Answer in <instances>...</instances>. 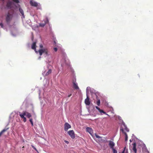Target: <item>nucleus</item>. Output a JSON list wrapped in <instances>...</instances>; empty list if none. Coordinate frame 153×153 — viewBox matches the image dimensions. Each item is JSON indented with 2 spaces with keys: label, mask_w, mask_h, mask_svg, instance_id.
<instances>
[{
  "label": "nucleus",
  "mask_w": 153,
  "mask_h": 153,
  "mask_svg": "<svg viewBox=\"0 0 153 153\" xmlns=\"http://www.w3.org/2000/svg\"><path fill=\"white\" fill-rule=\"evenodd\" d=\"M19 11L20 13H21L22 16V18H24L25 17V16H24L23 10L20 7L19 8Z\"/></svg>",
  "instance_id": "18"
},
{
  "label": "nucleus",
  "mask_w": 153,
  "mask_h": 153,
  "mask_svg": "<svg viewBox=\"0 0 153 153\" xmlns=\"http://www.w3.org/2000/svg\"><path fill=\"white\" fill-rule=\"evenodd\" d=\"M118 118L120 120L121 119V117L119 116L118 117Z\"/></svg>",
  "instance_id": "34"
},
{
  "label": "nucleus",
  "mask_w": 153,
  "mask_h": 153,
  "mask_svg": "<svg viewBox=\"0 0 153 153\" xmlns=\"http://www.w3.org/2000/svg\"><path fill=\"white\" fill-rule=\"evenodd\" d=\"M71 128V126L68 123H65L64 125V130L65 131H67L68 129Z\"/></svg>",
  "instance_id": "9"
},
{
  "label": "nucleus",
  "mask_w": 153,
  "mask_h": 153,
  "mask_svg": "<svg viewBox=\"0 0 153 153\" xmlns=\"http://www.w3.org/2000/svg\"><path fill=\"white\" fill-rule=\"evenodd\" d=\"M126 153H127V152H126Z\"/></svg>",
  "instance_id": "41"
},
{
  "label": "nucleus",
  "mask_w": 153,
  "mask_h": 153,
  "mask_svg": "<svg viewBox=\"0 0 153 153\" xmlns=\"http://www.w3.org/2000/svg\"><path fill=\"white\" fill-rule=\"evenodd\" d=\"M13 4V3L12 2L10 1H8L7 4V6L8 8H11Z\"/></svg>",
  "instance_id": "11"
},
{
  "label": "nucleus",
  "mask_w": 153,
  "mask_h": 153,
  "mask_svg": "<svg viewBox=\"0 0 153 153\" xmlns=\"http://www.w3.org/2000/svg\"><path fill=\"white\" fill-rule=\"evenodd\" d=\"M39 98H40L41 97L40 96V91H39Z\"/></svg>",
  "instance_id": "32"
},
{
  "label": "nucleus",
  "mask_w": 153,
  "mask_h": 153,
  "mask_svg": "<svg viewBox=\"0 0 153 153\" xmlns=\"http://www.w3.org/2000/svg\"><path fill=\"white\" fill-rule=\"evenodd\" d=\"M18 6L19 7H20V6L19 4H18Z\"/></svg>",
  "instance_id": "38"
},
{
  "label": "nucleus",
  "mask_w": 153,
  "mask_h": 153,
  "mask_svg": "<svg viewBox=\"0 0 153 153\" xmlns=\"http://www.w3.org/2000/svg\"><path fill=\"white\" fill-rule=\"evenodd\" d=\"M32 146V148H33V149H35V150H36V148H35V147L34 146H33V145H32V146Z\"/></svg>",
  "instance_id": "31"
},
{
  "label": "nucleus",
  "mask_w": 153,
  "mask_h": 153,
  "mask_svg": "<svg viewBox=\"0 0 153 153\" xmlns=\"http://www.w3.org/2000/svg\"><path fill=\"white\" fill-rule=\"evenodd\" d=\"M18 33V30L17 28L13 26V28H11V34L13 36H16Z\"/></svg>",
  "instance_id": "6"
},
{
  "label": "nucleus",
  "mask_w": 153,
  "mask_h": 153,
  "mask_svg": "<svg viewBox=\"0 0 153 153\" xmlns=\"http://www.w3.org/2000/svg\"><path fill=\"white\" fill-rule=\"evenodd\" d=\"M13 1L17 3H18L19 2V0H13Z\"/></svg>",
  "instance_id": "26"
},
{
  "label": "nucleus",
  "mask_w": 153,
  "mask_h": 153,
  "mask_svg": "<svg viewBox=\"0 0 153 153\" xmlns=\"http://www.w3.org/2000/svg\"><path fill=\"white\" fill-rule=\"evenodd\" d=\"M94 135L97 138H101V137L97 135L96 134H95Z\"/></svg>",
  "instance_id": "25"
},
{
  "label": "nucleus",
  "mask_w": 153,
  "mask_h": 153,
  "mask_svg": "<svg viewBox=\"0 0 153 153\" xmlns=\"http://www.w3.org/2000/svg\"><path fill=\"white\" fill-rule=\"evenodd\" d=\"M39 46H40V48H43V45L42 44H40L39 45Z\"/></svg>",
  "instance_id": "29"
},
{
  "label": "nucleus",
  "mask_w": 153,
  "mask_h": 153,
  "mask_svg": "<svg viewBox=\"0 0 153 153\" xmlns=\"http://www.w3.org/2000/svg\"><path fill=\"white\" fill-rule=\"evenodd\" d=\"M51 72V70L50 69L48 71H47L46 74H45V75L46 76H47L48 75H49V74H50Z\"/></svg>",
  "instance_id": "20"
},
{
  "label": "nucleus",
  "mask_w": 153,
  "mask_h": 153,
  "mask_svg": "<svg viewBox=\"0 0 153 153\" xmlns=\"http://www.w3.org/2000/svg\"><path fill=\"white\" fill-rule=\"evenodd\" d=\"M54 50L55 51H56L57 50V48H55L54 49Z\"/></svg>",
  "instance_id": "30"
},
{
  "label": "nucleus",
  "mask_w": 153,
  "mask_h": 153,
  "mask_svg": "<svg viewBox=\"0 0 153 153\" xmlns=\"http://www.w3.org/2000/svg\"><path fill=\"white\" fill-rule=\"evenodd\" d=\"M9 129V128H6L3 129L0 132V136L5 131H6L7 130Z\"/></svg>",
  "instance_id": "19"
},
{
  "label": "nucleus",
  "mask_w": 153,
  "mask_h": 153,
  "mask_svg": "<svg viewBox=\"0 0 153 153\" xmlns=\"http://www.w3.org/2000/svg\"><path fill=\"white\" fill-rule=\"evenodd\" d=\"M44 23H40L39 26L41 27H44L45 24L48 22V18H46L45 20L44 21Z\"/></svg>",
  "instance_id": "12"
},
{
  "label": "nucleus",
  "mask_w": 153,
  "mask_h": 153,
  "mask_svg": "<svg viewBox=\"0 0 153 153\" xmlns=\"http://www.w3.org/2000/svg\"><path fill=\"white\" fill-rule=\"evenodd\" d=\"M114 143L113 142L111 141H109V145L111 149L114 148Z\"/></svg>",
  "instance_id": "16"
},
{
  "label": "nucleus",
  "mask_w": 153,
  "mask_h": 153,
  "mask_svg": "<svg viewBox=\"0 0 153 153\" xmlns=\"http://www.w3.org/2000/svg\"><path fill=\"white\" fill-rule=\"evenodd\" d=\"M0 25L1 26V27L2 28H3V25L2 23H0Z\"/></svg>",
  "instance_id": "27"
},
{
  "label": "nucleus",
  "mask_w": 153,
  "mask_h": 153,
  "mask_svg": "<svg viewBox=\"0 0 153 153\" xmlns=\"http://www.w3.org/2000/svg\"><path fill=\"white\" fill-rule=\"evenodd\" d=\"M19 116L21 118L23 119V121L24 122H25L26 121V119L25 117V116H26L29 118H30L31 117V114L30 113L26 111L24 112L22 114H20Z\"/></svg>",
  "instance_id": "4"
},
{
  "label": "nucleus",
  "mask_w": 153,
  "mask_h": 153,
  "mask_svg": "<svg viewBox=\"0 0 153 153\" xmlns=\"http://www.w3.org/2000/svg\"><path fill=\"white\" fill-rule=\"evenodd\" d=\"M30 3L32 6H34L35 7H38V8H40V4L38 3L33 0H30Z\"/></svg>",
  "instance_id": "5"
},
{
  "label": "nucleus",
  "mask_w": 153,
  "mask_h": 153,
  "mask_svg": "<svg viewBox=\"0 0 153 153\" xmlns=\"http://www.w3.org/2000/svg\"><path fill=\"white\" fill-rule=\"evenodd\" d=\"M64 141L67 144H68L69 143L66 140H65Z\"/></svg>",
  "instance_id": "33"
},
{
  "label": "nucleus",
  "mask_w": 153,
  "mask_h": 153,
  "mask_svg": "<svg viewBox=\"0 0 153 153\" xmlns=\"http://www.w3.org/2000/svg\"><path fill=\"white\" fill-rule=\"evenodd\" d=\"M41 58V57L40 56H39V58L38 59H40Z\"/></svg>",
  "instance_id": "37"
},
{
  "label": "nucleus",
  "mask_w": 153,
  "mask_h": 153,
  "mask_svg": "<svg viewBox=\"0 0 153 153\" xmlns=\"http://www.w3.org/2000/svg\"><path fill=\"white\" fill-rule=\"evenodd\" d=\"M133 141V139H130V141L131 142L132 141Z\"/></svg>",
  "instance_id": "35"
},
{
  "label": "nucleus",
  "mask_w": 153,
  "mask_h": 153,
  "mask_svg": "<svg viewBox=\"0 0 153 153\" xmlns=\"http://www.w3.org/2000/svg\"><path fill=\"white\" fill-rule=\"evenodd\" d=\"M113 151V153H117V150L115 149L114 148L112 149Z\"/></svg>",
  "instance_id": "24"
},
{
  "label": "nucleus",
  "mask_w": 153,
  "mask_h": 153,
  "mask_svg": "<svg viewBox=\"0 0 153 153\" xmlns=\"http://www.w3.org/2000/svg\"><path fill=\"white\" fill-rule=\"evenodd\" d=\"M91 88L90 87H87L86 88V95L88 94V92L90 90Z\"/></svg>",
  "instance_id": "21"
},
{
  "label": "nucleus",
  "mask_w": 153,
  "mask_h": 153,
  "mask_svg": "<svg viewBox=\"0 0 153 153\" xmlns=\"http://www.w3.org/2000/svg\"><path fill=\"white\" fill-rule=\"evenodd\" d=\"M2 1H4V0H1Z\"/></svg>",
  "instance_id": "40"
},
{
  "label": "nucleus",
  "mask_w": 153,
  "mask_h": 153,
  "mask_svg": "<svg viewBox=\"0 0 153 153\" xmlns=\"http://www.w3.org/2000/svg\"><path fill=\"white\" fill-rule=\"evenodd\" d=\"M129 149L131 151L134 152V142L130 143Z\"/></svg>",
  "instance_id": "15"
},
{
  "label": "nucleus",
  "mask_w": 153,
  "mask_h": 153,
  "mask_svg": "<svg viewBox=\"0 0 153 153\" xmlns=\"http://www.w3.org/2000/svg\"><path fill=\"white\" fill-rule=\"evenodd\" d=\"M122 124L121 126V128L120 130L124 133L125 135V141H127L128 140V136L126 133L124 132V130H125L127 131H128L129 130L127 128L126 126V125L123 122L122 120Z\"/></svg>",
  "instance_id": "3"
},
{
  "label": "nucleus",
  "mask_w": 153,
  "mask_h": 153,
  "mask_svg": "<svg viewBox=\"0 0 153 153\" xmlns=\"http://www.w3.org/2000/svg\"><path fill=\"white\" fill-rule=\"evenodd\" d=\"M68 134L72 139L75 137V135L74 131L73 130H70L68 132Z\"/></svg>",
  "instance_id": "8"
},
{
  "label": "nucleus",
  "mask_w": 153,
  "mask_h": 153,
  "mask_svg": "<svg viewBox=\"0 0 153 153\" xmlns=\"http://www.w3.org/2000/svg\"><path fill=\"white\" fill-rule=\"evenodd\" d=\"M126 152L128 153V152H126L125 153H126ZM121 153H125V149L123 150V151Z\"/></svg>",
  "instance_id": "28"
},
{
  "label": "nucleus",
  "mask_w": 153,
  "mask_h": 153,
  "mask_svg": "<svg viewBox=\"0 0 153 153\" xmlns=\"http://www.w3.org/2000/svg\"><path fill=\"white\" fill-rule=\"evenodd\" d=\"M86 96L87 98L85 100V102L86 105H89L90 104V102L88 94L86 95Z\"/></svg>",
  "instance_id": "10"
},
{
  "label": "nucleus",
  "mask_w": 153,
  "mask_h": 153,
  "mask_svg": "<svg viewBox=\"0 0 153 153\" xmlns=\"http://www.w3.org/2000/svg\"><path fill=\"white\" fill-rule=\"evenodd\" d=\"M71 94H70L68 95V97H70L71 96Z\"/></svg>",
  "instance_id": "36"
},
{
  "label": "nucleus",
  "mask_w": 153,
  "mask_h": 153,
  "mask_svg": "<svg viewBox=\"0 0 153 153\" xmlns=\"http://www.w3.org/2000/svg\"><path fill=\"white\" fill-rule=\"evenodd\" d=\"M45 81H46H46H47V79H46V80H45Z\"/></svg>",
  "instance_id": "39"
},
{
  "label": "nucleus",
  "mask_w": 153,
  "mask_h": 153,
  "mask_svg": "<svg viewBox=\"0 0 153 153\" xmlns=\"http://www.w3.org/2000/svg\"><path fill=\"white\" fill-rule=\"evenodd\" d=\"M95 108H96L101 113H103L104 114H106L107 115H108V114H106V113L105 112H104L102 110L100 109L99 108L98 106H96L95 107Z\"/></svg>",
  "instance_id": "17"
},
{
  "label": "nucleus",
  "mask_w": 153,
  "mask_h": 153,
  "mask_svg": "<svg viewBox=\"0 0 153 153\" xmlns=\"http://www.w3.org/2000/svg\"><path fill=\"white\" fill-rule=\"evenodd\" d=\"M100 100H97V104L99 106L100 104Z\"/></svg>",
  "instance_id": "22"
},
{
  "label": "nucleus",
  "mask_w": 153,
  "mask_h": 153,
  "mask_svg": "<svg viewBox=\"0 0 153 153\" xmlns=\"http://www.w3.org/2000/svg\"><path fill=\"white\" fill-rule=\"evenodd\" d=\"M73 83V86L74 88L76 89H79V88L78 86L77 83L75 81H74Z\"/></svg>",
  "instance_id": "13"
},
{
  "label": "nucleus",
  "mask_w": 153,
  "mask_h": 153,
  "mask_svg": "<svg viewBox=\"0 0 153 153\" xmlns=\"http://www.w3.org/2000/svg\"><path fill=\"white\" fill-rule=\"evenodd\" d=\"M61 65L62 67L66 66L68 69L70 70L72 72H73L74 70L71 67L70 65V62L68 59L67 58L65 57L62 59L61 62Z\"/></svg>",
  "instance_id": "2"
},
{
  "label": "nucleus",
  "mask_w": 153,
  "mask_h": 153,
  "mask_svg": "<svg viewBox=\"0 0 153 153\" xmlns=\"http://www.w3.org/2000/svg\"><path fill=\"white\" fill-rule=\"evenodd\" d=\"M86 130L87 132H88L91 135H92L93 133V131L91 128L87 127L86 128Z\"/></svg>",
  "instance_id": "14"
},
{
  "label": "nucleus",
  "mask_w": 153,
  "mask_h": 153,
  "mask_svg": "<svg viewBox=\"0 0 153 153\" xmlns=\"http://www.w3.org/2000/svg\"><path fill=\"white\" fill-rule=\"evenodd\" d=\"M31 48L34 50L36 53H39L40 56L43 54L45 57L50 56L51 55V53L46 48H41L38 51H37L36 49V42H33L31 46Z\"/></svg>",
  "instance_id": "1"
},
{
  "label": "nucleus",
  "mask_w": 153,
  "mask_h": 153,
  "mask_svg": "<svg viewBox=\"0 0 153 153\" xmlns=\"http://www.w3.org/2000/svg\"><path fill=\"white\" fill-rule=\"evenodd\" d=\"M12 16V14L8 13L6 17V21L7 23H8L11 20Z\"/></svg>",
  "instance_id": "7"
},
{
  "label": "nucleus",
  "mask_w": 153,
  "mask_h": 153,
  "mask_svg": "<svg viewBox=\"0 0 153 153\" xmlns=\"http://www.w3.org/2000/svg\"><path fill=\"white\" fill-rule=\"evenodd\" d=\"M29 120H30V123H31V124L32 126H33V122L32 121V119H30Z\"/></svg>",
  "instance_id": "23"
}]
</instances>
